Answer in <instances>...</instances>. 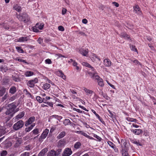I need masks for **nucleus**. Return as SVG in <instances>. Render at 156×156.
I'll return each instance as SVG.
<instances>
[{
    "mask_svg": "<svg viewBox=\"0 0 156 156\" xmlns=\"http://www.w3.org/2000/svg\"><path fill=\"white\" fill-rule=\"evenodd\" d=\"M8 106L9 108L7 109L5 112V114L7 115H9L10 116L9 119L12 117L15 112L14 110L16 107V106L14 103L8 105Z\"/></svg>",
    "mask_w": 156,
    "mask_h": 156,
    "instance_id": "f257e3e1",
    "label": "nucleus"
},
{
    "mask_svg": "<svg viewBox=\"0 0 156 156\" xmlns=\"http://www.w3.org/2000/svg\"><path fill=\"white\" fill-rule=\"evenodd\" d=\"M88 74L92 79L98 80V85L99 86L101 87H103L104 86L103 79L98 75L97 73L89 72Z\"/></svg>",
    "mask_w": 156,
    "mask_h": 156,
    "instance_id": "f03ea898",
    "label": "nucleus"
},
{
    "mask_svg": "<svg viewBox=\"0 0 156 156\" xmlns=\"http://www.w3.org/2000/svg\"><path fill=\"white\" fill-rule=\"evenodd\" d=\"M16 14L17 17L19 20L22 21L24 23H27L30 20V17L28 14L26 13H23L19 15L16 13Z\"/></svg>",
    "mask_w": 156,
    "mask_h": 156,
    "instance_id": "7ed1b4c3",
    "label": "nucleus"
},
{
    "mask_svg": "<svg viewBox=\"0 0 156 156\" xmlns=\"http://www.w3.org/2000/svg\"><path fill=\"white\" fill-rule=\"evenodd\" d=\"M24 123L23 121L20 120L15 123L13 126V129L16 130H17L23 127Z\"/></svg>",
    "mask_w": 156,
    "mask_h": 156,
    "instance_id": "20e7f679",
    "label": "nucleus"
},
{
    "mask_svg": "<svg viewBox=\"0 0 156 156\" xmlns=\"http://www.w3.org/2000/svg\"><path fill=\"white\" fill-rule=\"evenodd\" d=\"M133 11L137 15L142 16V12L140 8L138 5H135L133 7Z\"/></svg>",
    "mask_w": 156,
    "mask_h": 156,
    "instance_id": "39448f33",
    "label": "nucleus"
},
{
    "mask_svg": "<svg viewBox=\"0 0 156 156\" xmlns=\"http://www.w3.org/2000/svg\"><path fill=\"white\" fill-rule=\"evenodd\" d=\"M79 52L83 56H86L88 53V49H84L83 47L80 48L79 49Z\"/></svg>",
    "mask_w": 156,
    "mask_h": 156,
    "instance_id": "423d86ee",
    "label": "nucleus"
},
{
    "mask_svg": "<svg viewBox=\"0 0 156 156\" xmlns=\"http://www.w3.org/2000/svg\"><path fill=\"white\" fill-rule=\"evenodd\" d=\"M48 132L49 130L48 129H46L41 134L40 138H39V141H42L43 139H45L47 136Z\"/></svg>",
    "mask_w": 156,
    "mask_h": 156,
    "instance_id": "0eeeda50",
    "label": "nucleus"
},
{
    "mask_svg": "<svg viewBox=\"0 0 156 156\" xmlns=\"http://www.w3.org/2000/svg\"><path fill=\"white\" fill-rule=\"evenodd\" d=\"M38 81V79L37 78H35L34 80H30L27 83V85L30 87H33L34 86L35 83H37Z\"/></svg>",
    "mask_w": 156,
    "mask_h": 156,
    "instance_id": "6e6552de",
    "label": "nucleus"
},
{
    "mask_svg": "<svg viewBox=\"0 0 156 156\" xmlns=\"http://www.w3.org/2000/svg\"><path fill=\"white\" fill-rule=\"evenodd\" d=\"M72 153L71 149L68 148H66L65 149L62 154V156H69Z\"/></svg>",
    "mask_w": 156,
    "mask_h": 156,
    "instance_id": "1a4fd4ad",
    "label": "nucleus"
},
{
    "mask_svg": "<svg viewBox=\"0 0 156 156\" xmlns=\"http://www.w3.org/2000/svg\"><path fill=\"white\" fill-rule=\"evenodd\" d=\"M122 156H129V154L128 153L127 148L124 145H122Z\"/></svg>",
    "mask_w": 156,
    "mask_h": 156,
    "instance_id": "9d476101",
    "label": "nucleus"
},
{
    "mask_svg": "<svg viewBox=\"0 0 156 156\" xmlns=\"http://www.w3.org/2000/svg\"><path fill=\"white\" fill-rule=\"evenodd\" d=\"M76 133L79 134L83 135L86 137L90 139H93L94 138L91 137L90 136L88 135L87 134L84 133L83 131H76Z\"/></svg>",
    "mask_w": 156,
    "mask_h": 156,
    "instance_id": "9b49d317",
    "label": "nucleus"
},
{
    "mask_svg": "<svg viewBox=\"0 0 156 156\" xmlns=\"http://www.w3.org/2000/svg\"><path fill=\"white\" fill-rule=\"evenodd\" d=\"M24 115V112H22L19 113L17 115L15 118H14L13 119H14L15 122L18 121L19 119L22 118Z\"/></svg>",
    "mask_w": 156,
    "mask_h": 156,
    "instance_id": "f8f14e48",
    "label": "nucleus"
},
{
    "mask_svg": "<svg viewBox=\"0 0 156 156\" xmlns=\"http://www.w3.org/2000/svg\"><path fill=\"white\" fill-rule=\"evenodd\" d=\"M13 9L19 12H21L22 9L21 6L18 4H14L13 5Z\"/></svg>",
    "mask_w": 156,
    "mask_h": 156,
    "instance_id": "ddd939ff",
    "label": "nucleus"
},
{
    "mask_svg": "<svg viewBox=\"0 0 156 156\" xmlns=\"http://www.w3.org/2000/svg\"><path fill=\"white\" fill-rule=\"evenodd\" d=\"M35 120V117L34 116H32L30 117L29 119L26 122L25 126H27L29 124L32 123V122L34 121Z\"/></svg>",
    "mask_w": 156,
    "mask_h": 156,
    "instance_id": "4468645a",
    "label": "nucleus"
},
{
    "mask_svg": "<svg viewBox=\"0 0 156 156\" xmlns=\"http://www.w3.org/2000/svg\"><path fill=\"white\" fill-rule=\"evenodd\" d=\"M10 83V80L7 77L3 78L2 80V84L4 85H9Z\"/></svg>",
    "mask_w": 156,
    "mask_h": 156,
    "instance_id": "2eb2a0df",
    "label": "nucleus"
},
{
    "mask_svg": "<svg viewBox=\"0 0 156 156\" xmlns=\"http://www.w3.org/2000/svg\"><path fill=\"white\" fill-rule=\"evenodd\" d=\"M104 64L106 66H111V62L108 59H106L104 61Z\"/></svg>",
    "mask_w": 156,
    "mask_h": 156,
    "instance_id": "dca6fc26",
    "label": "nucleus"
},
{
    "mask_svg": "<svg viewBox=\"0 0 156 156\" xmlns=\"http://www.w3.org/2000/svg\"><path fill=\"white\" fill-rule=\"evenodd\" d=\"M121 36L122 38H126L127 39H129V36L126 33L124 32L121 33Z\"/></svg>",
    "mask_w": 156,
    "mask_h": 156,
    "instance_id": "f3484780",
    "label": "nucleus"
},
{
    "mask_svg": "<svg viewBox=\"0 0 156 156\" xmlns=\"http://www.w3.org/2000/svg\"><path fill=\"white\" fill-rule=\"evenodd\" d=\"M82 64L83 65L87 67H89V68H90L91 69L92 71H94V68L92 67L90 65L89 63H87L86 62H84L82 63Z\"/></svg>",
    "mask_w": 156,
    "mask_h": 156,
    "instance_id": "a211bd4d",
    "label": "nucleus"
},
{
    "mask_svg": "<svg viewBox=\"0 0 156 156\" xmlns=\"http://www.w3.org/2000/svg\"><path fill=\"white\" fill-rule=\"evenodd\" d=\"M47 156H57V155L55 151L54 150H52L48 152Z\"/></svg>",
    "mask_w": 156,
    "mask_h": 156,
    "instance_id": "6ab92c4d",
    "label": "nucleus"
},
{
    "mask_svg": "<svg viewBox=\"0 0 156 156\" xmlns=\"http://www.w3.org/2000/svg\"><path fill=\"white\" fill-rule=\"evenodd\" d=\"M131 131L135 134L137 135H139L140 134L142 133L143 132L140 129H136L135 130H132Z\"/></svg>",
    "mask_w": 156,
    "mask_h": 156,
    "instance_id": "aec40b11",
    "label": "nucleus"
},
{
    "mask_svg": "<svg viewBox=\"0 0 156 156\" xmlns=\"http://www.w3.org/2000/svg\"><path fill=\"white\" fill-rule=\"evenodd\" d=\"M16 91V88L15 86L12 87L9 90V93L12 94H15Z\"/></svg>",
    "mask_w": 156,
    "mask_h": 156,
    "instance_id": "412c9836",
    "label": "nucleus"
},
{
    "mask_svg": "<svg viewBox=\"0 0 156 156\" xmlns=\"http://www.w3.org/2000/svg\"><path fill=\"white\" fill-rule=\"evenodd\" d=\"M47 149L46 148H44L38 154L39 156H43L47 152Z\"/></svg>",
    "mask_w": 156,
    "mask_h": 156,
    "instance_id": "4be33fe9",
    "label": "nucleus"
},
{
    "mask_svg": "<svg viewBox=\"0 0 156 156\" xmlns=\"http://www.w3.org/2000/svg\"><path fill=\"white\" fill-rule=\"evenodd\" d=\"M66 134V132L65 131H62L57 136V138L60 139L63 138L65 135Z\"/></svg>",
    "mask_w": 156,
    "mask_h": 156,
    "instance_id": "5701e85b",
    "label": "nucleus"
},
{
    "mask_svg": "<svg viewBox=\"0 0 156 156\" xmlns=\"http://www.w3.org/2000/svg\"><path fill=\"white\" fill-rule=\"evenodd\" d=\"M6 89L5 88L2 87L0 90V96H2L5 93Z\"/></svg>",
    "mask_w": 156,
    "mask_h": 156,
    "instance_id": "b1692460",
    "label": "nucleus"
},
{
    "mask_svg": "<svg viewBox=\"0 0 156 156\" xmlns=\"http://www.w3.org/2000/svg\"><path fill=\"white\" fill-rule=\"evenodd\" d=\"M38 24H36V25L32 27L31 29L34 32H39V30L38 29V28L37 27Z\"/></svg>",
    "mask_w": 156,
    "mask_h": 156,
    "instance_id": "393cba45",
    "label": "nucleus"
},
{
    "mask_svg": "<svg viewBox=\"0 0 156 156\" xmlns=\"http://www.w3.org/2000/svg\"><path fill=\"white\" fill-rule=\"evenodd\" d=\"M65 141L64 140H61L59 141L58 145L62 147L64 146L65 144Z\"/></svg>",
    "mask_w": 156,
    "mask_h": 156,
    "instance_id": "a878e982",
    "label": "nucleus"
},
{
    "mask_svg": "<svg viewBox=\"0 0 156 156\" xmlns=\"http://www.w3.org/2000/svg\"><path fill=\"white\" fill-rule=\"evenodd\" d=\"M81 143L80 142H77L74 145V147L76 149H78L79 148L80 146H81Z\"/></svg>",
    "mask_w": 156,
    "mask_h": 156,
    "instance_id": "bb28decb",
    "label": "nucleus"
},
{
    "mask_svg": "<svg viewBox=\"0 0 156 156\" xmlns=\"http://www.w3.org/2000/svg\"><path fill=\"white\" fill-rule=\"evenodd\" d=\"M85 92L86 93V94L88 95V94H92L93 93V91L90 90L86 88H84L83 89Z\"/></svg>",
    "mask_w": 156,
    "mask_h": 156,
    "instance_id": "cd10ccee",
    "label": "nucleus"
},
{
    "mask_svg": "<svg viewBox=\"0 0 156 156\" xmlns=\"http://www.w3.org/2000/svg\"><path fill=\"white\" fill-rule=\"evenodd\" d=\"M36 99L37 101L40 103H41L42 102H43L44 103V98H43V99H42L40 96L37 97Z\"/></svg>",
    "mask_w": 156,
    "mask_h": 156,
    "instance_id": "c85d7f7f",
    "label": "nucleus"
},
{
    "mask_svg": "<svg viewBox=\"0 0 156 156\" xmlns=\"http://www.w3.org/2000/svg\"><path fill=\"white\" fill-rule=\"evenodd\" d=\"M50 87V85L48 83H45L43 86V88L44 90H47L49 89Z\"/></svg>",
    "mask_w": 156,
    "mask_h": 156,
    "instance_id": "c756f323",
    "label": "nucleus"
},
{
    "mask_svg": "<svg viewBox=\"0 0 156 156\" xmlns=\"http://www.w3.org/2000/svg\"><path fill=\"white\" fill-rule=\"evenodd\" d=\"M34 73L30 71H27L25 73V75L26 76H30L33 75Z\"/></svg>",
    "mask_w": 156,
    "mask_h": 156,
    "instance_id": "7c9ffc66",
    "label": "nucleus"
},
{
    "mask_svg": "<svg viewBox=\"0 0 156 156\" xmlns=\"http://www.w3.org/2000/svg\"><path fill=\"white\" fill-rule=\"evenodd\" d=\"M59 76L61 77L63 79L65 80L66 78V76L64 75V74L62 73V71H59Z\"/></svg>",
    "mask_w": 156,
    "mask_h": 156,
    "instance_id": "2f4dec72",
    "label": "nucleus"
},
{
    "mask_svg": "<svg viewBox=\"0 0 156 156\" xmlns=\"http://www.w3.org/2000/svg\"><path fill=\"white\" fill-rule=\"evenodd\" d=\"M35 126V125L34 124H32L28 128H26L25 129V130L27 132H28L29 131L32 129V128Z\"/></svg>",
    "mask_w": 156,
    "mask_h": 156,
    "instance_id": "473e14b6",
    "label": "nucleus"
},
{
    "mask_svg": "<svg viewBox=\"0 0 156 156\" xmlns=\"http://www.w3.org/2000/svg\"><path fill=\"white\" fill-rule=\"evenodd\" d=\"M130 48L131 50L135 51L138 53L137 49L134 46L131 45L130 46Z\"/></svg>",
    "mask_w": 156,
    "mask_h": 156,
    "instance_id": "72a5a7b5",
    "label": "nucleus"
},
{
    "mask_svg": "<svg viewBox=\"0 0 156 156\" xmlns=\"http://www.w3.org/2000/svg\"><path fill=\"white\" fill-rule=\"evenodd\" d=\"M3 27L5 29L8 30L9 28V26L7 23H6L3 24Z\"/></svg>",
    "mask_w": 156,
    "mask_h": 156,
    "instance_id": "f704fd0d",
    "label": "nucleus"
},
{
    "mask_svg": "<svg viewBox=\"0 0 156 156\" xmlns=\"http://www.w3.org/2000/svg\"><path fill=\"white\" fill-rule=\"evenodd\" d=\"M16 49L20 53H23V51L22 49H21V47L17 46L16 47Z\"/></svg>",
    "mask_w": 156,
    "mask_h": 156,
    "instance_id": "c9c22d12",
    "label": "nucleus"
},
{
    "mask_svg": "<svg viewBox=\"0 0 156 156\" xmlns=\"http://www.w3.org/2000/svg\"><path fill=\"white\" fill-rule=\"evenodd\" d=\"M36 24H38L37 27L40 30L42 29L44 26V25L41 23L40 24L39 23H37Z\"/></svg>",
    "mask_w": 156,
    "mask_h": 156,
    "instance_id": "e433bc0d",
    "label": "nucleus"
},
{
    "mask_svg": "<svg viewBox=\"0 0 156 156\" xmlns=\"http://www.w3.org/2000/svg\"><path fill=\"white\" fill-rule=\"evenodd\" d=\"M7 154V152L6 151H3L1 153V156H6Z\"/></svg>",
    "mask_w": 156,
    "mask_h": 156,
    "instance_id": "4c0bfd02",
    "label": "nucleus"
},
{
    "mask_svg": "<svg viewBox=\"0 0 156 156\" xmlns=\"http://www.w3.org/2000/svg\"><path fill=\"white\" fill-rule=\"evenodd\" d=\"M70 122V121L69 119H66L63 122V123L65 125H66L68 124Z\"/></svg>",
    "mask_w": 156,
    "mask_h": 156,
    "instance_id": "58836bf2",
    "label": "nucleus"
},
{
    "mask_svg": "<svg viewBox=\"0 0 156 156\" xmlns=\"http://www.w3.org/2000/svg\"><path fill=\"white\" fill-rule=\"evenodd\" d=\"M127 120L129 121L133 122H136L137 121V120L136 119H134L130 118H127Z\"/></svg>",
    "mask_w": 156,
    "mask_h": 156,
    "instance_id": "ea45409f",
    "label": "nucleus"
},
{
    "mask_svg": "<svg viewBox=\"0 0 156 156\" xmlns=\"http://www.w3.org/2000/svg\"><path fill=\"white\" fill-rule=\"evenodd\" d=\"M62 149H59L56 151H55V152H56V154L57 155V156H58V155L60 154L62 152Z\"/></svg>",
    "mask_w": 156,
    "mask_h": 156,
    "instance_id": "a19ab883",
    "label": "nucleus"
},
{
    "mask_svg": "<svg viewBox=\"0 0 156 156\" xmlns=\"http://www.w3.org/2000/svg\"><path fill=\"white\" fill-rule=\"evenodd\" d=\"M92 112L99 119L101 120V118L99 115L97 114L94 110H92Z\"/></svg>",
    "mask_w": 156,
    "mask_h": 156,
    "instance_id": "79ce46f5",
    "label": "nucleus"
},
{
    "mask_svg": "<svg viewBox=\"0 0 156 156\" xmlns=\"http://www.w3.org/2000/svg\"><path fill=\"white\" fill-rule=\"evenodd\" d=\"M133 62L135 63L136 65H141L140 63L137 60H135L133 61Z\"/></svg>",
    "mask_w": 156,
    "mask_h": 156,
    "instance_id": "37998d69",
    "label": "nucleus"
},
{
    "mask_svg": "<svg viewBox=\"0 0 156 156\" xmlns=\"http://www.w3.org/2000/svg\"><path fill=\"white\" fill-rule=\"evenodd\" d=\"M29 153L28 152H25L21 154L20 156H29Z\"/></svg>",
    "mask_w": 156,
    "mask_h": 156,
    "instance_id": "c03bdc74",
    "label": "nucleus"
},
{
    "mask_svg": "<svg viewBox=\"0 0 156 156\" xmlns=\"http://www.w3.org/2000/svg\"><path fill=\"white\" fill-rule=\"evenodd\" d=\"M58 29L59 30L63 31L64 30V27L62 26H60L58 27Z\"/></svg>",
    "mask_w": 156,
    "mask_h": 156,
    "instance_id": "a18cd8bd",
    "label": "nucleus"
},
{
    "mask_svg": "<svg viewBox=\"0 0 156 156\" xmlns=\"http://www.w3.org/2000/svg\"><path fill=\"white\" fill-rule=\"evenodd\" d=\"M46 63L48 64H51L52 63L51 60L49 59H47L45 60Z\"/></svg>",
    "mask_w": 156,
    "mask_h": 156,
    "instance_id": "49530a36",
    "label": "nucleus"
},
{
    "mask_svg": "<svg viewBox=\"0 0 156 156\" xmlns=\"http://www.w3.org/2000/svg\"><path fill=\"white\" fill-rule=\"evenodd\" d=\"M33 133L34 134H37L38 133V130L37 129H35L33 131Z\"/></svg>",
    "mask_w": 156,
    "mask_h": 156,
    "instance_id": "de8ad7c7",
    "label": "nucleus"
},
{
    "mask_svg": "<svg viewBox=\"0 0 156 156\" xmlns=\"http://www.w3.org/2000/svg\"><path fill=\"white\" fill-rule=\"evenodd\" d=\"M108 144L112 148H114V144L112 142L108 141Z\"/></svg>",
    "mask_w": 156,
    "mask_h": 156,
    "instance_id": "09e8293b",
    "label": "nucleus"
},
{
    "mask_svg": "<svg viewBox=\"0 0 156 156\" xmlns=\"http://www.w3.org/2000/svg\"><path fill=\"white\" fill-rule=\"evenodd\" d=\"M20 141H19V140L17 141L15 144V147H18L20 145Z\"/></svg>",
    "mask_w": 156,
    "mask_h": 156,
    "instance_id": "8fccbe9b",
    "label": "nucleus"
},
{
    "mask_svg": "<svg viewBox=\"0 0 156 156\" xmlns=\"http://www.w3.org/2000/svg\"><path fill=\"white\" fill-rule=\"evenodd\" d=\"M9 95L6 94L2 98V100L3 101L4 100H6L7 98L8 97Z\"/></svg>",
    "mask_w": 156,
    "mask_h": 156,
    "instance_id": "3c124183",
    "label": "nucleus"
},
{
    "mask_svg": "<svg viewBox=\"0 0 156 156\" xmlns=\"http://www.w3.org/2000/svg\"><path fill=\"white\" fill-rule=\"evenodd\" d=\"M67 12V9L65 8H63L62 11V15H65Z\"/></svg>",
    "mask_w": 156,
    "mask_h": 156,
    "instance_id": "603ef678",
    "label": "nucleus"
},
{
    "mask_svg": "<svg viewBox=\"0 0 156 156\" xmlns=\"http://www.w3.org/2000/svg\"><path fill=\"white\" fill-rule=\"evenodd\" d=\"M16 98V96H13L12 97H11L9 99V101H14V100H15Z\"/></svg>",
    "mask_w": 156,
    "mask_h": 156,
    "instance_id": "864d4df0",
    "label": "nucleus"
},
{
    "mask_svg": "<svg viewBox=\"0 0 156 156\" xmlns=\"http://www.w3.org/2000/svg\"><path fill=\"white\" fill-rule=\"evenodd\" d=\"M44 103L51 107H53V104L52 102H44Z\"/></svg>",
    "mask_w": 156,
    "mask_h": 156,
    "instance_id": "5fc2aeb1",
    "label": "nucleus"
},
{
    "mask_svg": "<svg viewBox=\"0 0 156 156\" xmlns=\"http://www.w3.org/2000/svg\"><path fill=\"white\" fill-rule=\"evenodd\" d=\"M82 22L84 24H86L87 23L88 21L86 19L84 18L82 20Z\"/></svg>",
    "mask_w": 156,
    "mask_h": 156,
    "instance_id": "6e6d98bb",
    "label": "nucleus"
},
{
    "mask_svg": "<svg viewBox=\"0 0 156 156\" xmlns=\"http://www.w3.org/2000/svg\"><path fill=\"white\" fill-rule=\"evenodd\" d=\"M112 4L117 7H118L119 6V4L115 2H112Z\"/></svg>",
    "mask_w": 156,
    "mask_h": 156,
    "instance_id": "4d7b16f0",
    "label": "nucleus"
},
{
    "mask_svg": "<svg viewBox=\"0 0 156 156\" xmlns=\"http://www.w3.org/2000/svg\"><path fill=\"white\" fill-rule=\"evenodd\" d=\"M94 136L95 137H96L98 140L99 141H100L101 140V138L99 136H98L97 135H94Z\"/></svg>",
    "mask_w": 156,
    "mask_h": 156,
    "instance_id": "13d9d810",
    "label": "nucleus"
},
{
    "mask_svg": "<svg viewBox=\"0 0 156 156\" xmlns=\"http://www.w3.org/2000/svg\"><path fill=\"white\" fill-rule=\"evenodd\" d=\"M121 147H122V145H124V146H126V143L124 141V140H122L121 141Z\"/></svg>",
    "mask_w": 156,
    "mask_h": 156,
    "instance_id": "bf43d9fd",
    "label": "nucleus"
},
{
    "mask_svg": "<svg viewBox=\"0 0 156 156\" xmlns=\"http://www.w3.org/2000/svg\"><path fill=\"white\" fill-rule=\"evenodd\" d=\"M73 65L74 66H76L77 65V63L75 61H74Z\"/></svg>",
    "mask_w": 156,
    "mask_h": 156,
    "instance_id": "052dcab7",
    "label": "nucleus"
},
{
    "mask_svg": "<svg viewBox=\"0 0 156 156\" xmlns=\"http://www.w3.org/2000/svg\"><path fill=\"white\" fill-rule=\"evenodd\" d=\"M79 107L86 111H88V110H87V109L85 107H83V106L79 105Z\"/></svg>",
    "mask_w": 156,
    "mask_h": 156,
    "instance_id": "680f3d73",
    "label": "nucleus"
},
{
    "mask_svg": "<svg viewBox=\"0 0 156 156\" xmlns=\"http://www.w3.org/2000/svg\"><path fill=\"white\" fill-rule=\"evenodd\" d=\"M56 55L58 56V57H62L63 58H66V57L65 56L63 55L60 54H59L58 55L57 54Z\"/></svg>",
    "mask_w": 156,
    "mask_h": 156,
    "instance_id": "e2e57ef3",
    "label": "nucleus"
},
{
    "mask_svg": "<svg viewBox=\"0 0 156 156\" xmlns=\"http://www.w3.org/2000/svg\"><path fill=\"white\" fill-rule=\"evenodd\" d=\"M93 56L94 57H95V58H97L99 61H100L101 60L99 58H98L96 54H93Z\"/></svg>",
    "mask_w": 156,
    "mask_h": 156,
    "instance_id": "0e129e2a",
    "label": "nucleus"
},
{
    "mask_svg": "<svg viewBox=\"0 0 156 156\" xmlns=\"http://www.w3.org/2000/svg\"><path fill=\"white\" fill-rule=\"evenodd\" d=\"M134 144H136L137 145L141 146V144H140L139 143L137 142L136 141H134Z\"/></svg>",
    "mask_w": 156,
    "mask_h": 156,
    "instance_id": "69168bd1",
    "label": "nucleus"
},
{
    "mask_svg": "<svg viewBox=\"0 0 156 156\" xmlns=\"http://www.w3.org/2000/svg\"><path fill=\"white\" fill-rule=\"evenodd\" d=\"M83 124L87 128H88L90 127V126L89 125H87V123L86 122H84Z\"/></svg>",
    "mask_w": 156,
    "mask_h": 156,
    "instance_id": "338daca9",
    "label": "nucleus"
},
{
    "mask_svg": "<svg viewBox=\"0 0 156 156\" xmlns=\"http://www.w3.org/2000/svg\"><path fill=\"white\" fill-rule=\"evenodd\" d=\"M13 80L15 81H16V82H18V81H19V79L18 78H14Z\"/></svg>",
    "mask_w": 156,
    "mask_h": 156,
    "instance_id": "774afa93",
    "label": "nucleus"
}]
</instances>
